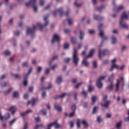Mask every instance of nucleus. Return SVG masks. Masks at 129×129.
<instances>
[{
    "label": "nucleus",
    "mask_w": 129,
    "mask_h": 129,
    "mask_svg": "<svg viewBox=\"0 0 129 129\" xmlns=\"http://www.w3.org/2000/svg\"><path fill=\"white\" fill-rule=\"evenodd\" d=\"M128 16L127 14H126V13L125 12H124L121 17H120V26L121 28H123V29H128V25L126 24V23H124V19H127Z\"/></svg>",
    "instance_id": "1"
},
{
    "label": "nucleus",
    "mask_w": 129,
    "mask_h": 129,
    "mask_svg": "<svg viewBox=\"0 0 129 129\" xmlns=\"http://www.w3.org/2000/svg\"><path fill=\"white\" fill-rule=\"evenodd\" d=\"M79 61H80V58H79V56H78L77 49L74 48V52L73 53V63H74L76 67H77L78 63H79Z\"/></svg>",
    "instance_id": "2"
},
{
    "label": "nucleus",
    "mask_w": 129,
    "mask_h": 129,
    "mask_svg": "<svg viewBox=\"0 0 129 129\" xmlns=\"http://www.w3.org/2000/svg\"><path fill=\"white\" fill-rule=\"evenodd\" d=\"M94 52H95V49L93 48L90 50L89 55H88L85 58H84L82 62V65H84V66H85V67H88L89 66V62L86 60L87 58H90V57H92L93 56V54L94 53Z\"/></svg>",
    "instance_id": "3"
},
{
    "label": "nucleus",
    "mask_w": 129,
    "mask_h": 129,
    "mask_svg": "<svg viewBox=\"0 0 129 129\" xmlns=\"http://www.w3.org/2000/svg\"><path fill=\"white\" fill-rule=\"evenodd\" d=\"M49 16L50 15L47 14L46 16L44 17L43 20L45 23L44 25H42L40 23H38L37 24V27H38L40 28V31H43V29L46 27V26H48V24H49V22L48 21V18H49Z\"/></svg>",
    "instance_id": "4"
},
{
    "label": "nucleus",
    "mask_w": 129,
    "mask_h": 129,
    "mask_svg": "<svg viewBox=\"0 0 129 129\" xmlns=\"http://www.w3.org/2000/svg\"><path fill=\"white\" fill-rule=\"evenodd\" d=\"M36 29H37V26L33 25V28L28 27L26 31L27 36H31V37H34L35 36V32H36Z\"/></svg>",
    "instance_id": "5"
},
{
    "label": "nucleus",
    "mask_w": 129,
    "mask_h": 129,
    "mask_svg": "<svg viewBox=\"0 0 129 129\" xmlns=\"http://www.w3.org/2000/svg\"><path fill=\"white\" fill-rule=\"evenodd\" d=\"M32 7L34 12H38V6L36 4V0H30L29 2L26 4V7Z\"/></svg>",
    "instance_id": "6"
},
{
    "label": "nucleus",
    "mask_w": 129,
    "mask_h": 129,
    "mask_svg": "<svg viewBox=\"0 0 129 129\" xmlns=\"http://www.w3.org/2000/svg\"><path fill=\"white\" fill-rule=\"evenodd\" d=\"M98 29L100 32H99L100 37L103 38L102 42H103V41H106V40H107L108 39L107 36H105L103 37V30H102V29H103V24H100L98 26Z\"/></svg>",
    "instance_id": "7"
},
{
    "label": "nucleus",
    "mask_w": 129,
    "mask_h": 129,
    "mask_svg": "<svg viewBox=\"0 0 129 129\" xmlns=\"http://www.w3.org/2000/svg\"><path fill=\"white\" fill-rule=\"evenodd\" d=\"M32 70H33V68H30L28 70V73L24 75L23 84L24 86H27L28 85V77H29V76L32 73Z\"/></svg>",
    "instance_id": "8"
},
{
    "label": "nucleus",
    "mask_w": 129,
    "mask_h": 129,
    "mask_svg": "<svg viewBox=\"0 0 129 129\" xmlns=\"http://www.w3.org/2000/svg\"><path fill=\"white\" fill-rule=\"evenodd\" d=\"M103 101L105 102V104H103L102 103H101V106L102 107H105V108H108V106H109V105L110 104V101L107 100V95H105L103 98Z\"/></svg>",
    "instance_id": "9"
},
{
    "label": "nucleus",
    "mask_w": 129,
    "mask_h": 129,
    "mask_svg": "<svg viewBox=\"0 0 129 129\" xmlns=\"http://www.w3.org/2000/svg\"><path fill=\"white\" fill-rule=\"evenodd\" d=\"M112 5L114 7L113 12L114 13H117V12H119L120 11H121V10H123L124 9V7L123 6L121 5L118 7H115V0L112 1Z\"/></svg>",
    "instance_id": "10"
},
{
    "label": "nucleus",
    "mask_w": 129,
    "mask_h": 129,
    "mask_svg": "<svg viewBox=\"0 0 129 129\" xmlns=\"http://www.w3.org/2000/svg\"><path fill=\"white\" fill-rule=\"evenodd\" d=\"M104 79H105V76L100 77L98 79L96 82V85L98 88H102V86H103V85L102 84V80H104Z\"/></svg>",
    "instance_id": "11"
},
{
    "label": "nucleus",
    "mask_w": 129,
    "mask_h": 129,
    "mask_svg": "<svg viewBox=\"0 0 129 129\" xmlns=\"http://www.w3.org/2000/svg\"><path fill=\"white\" fill-rule=\"evenodd\" d=\"M58 13H59V15L60 16H63V14H64V11H63V8H60L59 9H57L54 11L53 13V15H54L55 17H56Z\"/></svg>",
    "instance_id": "12"
},
{
    "label": "nucleus",
    "mask_w": 129,
    "mask_h": 129,
    "mask_svg": "<svg viewBox=\"0 0 129 129\" xmlns=\"http://www.w3.org/2000/svg\"><path fill=\"white\" fill-rule=\"evenodd\" d=\"M101 54H102L103 56L108 55V54H109V51H108V50L107 49H105L103 50L102 52L101 50L99 49V58H100V59H101Z\"/></svg>",
    "instance_id": "13"
},
{
    "label": "nucleus",
    "mask_w": 129,
    "mask_h": 129,
    "mask_svg": "<svg viewBox=\"0 0 129 129\" xmlns=\"http://www.w3.org/2000/svg\"><path fill=\"white\" fill-rule=\"evenodd\" d=\"M116 61V59L114 58L113 60H111L112 63H113L111 68L109 69V71H113V69L114 68H116V69H118V66L117 65H116L115 63H114V62Z\"/></svg>",
    "instance_id": "14"
},
{
    "label": "nucleus",
    "mask_w": 129,
    "mask_h": 129,
    "mask_svg": "<svg viewBox=\"0 0 129 129\" xmlns=\"http://www.w3.org/2000/svg\"><path fill=\"white\" fill-rule=\"evenodd\" d=\"M10 116L11 115L10 114V113H7L5 114V116H3V115H2V112L0 111V119H1V120H3L4 119V120H8V119L10 118Z\"/></svg>",
    "instance_id": "15"
},
{
    "label": "nucleus",
    "mask_w": 129,
    "mask_h": 129,
    "mask_svg": "<svg viewBox=\"0 0 129 129\" xmlns=\"http://www.w3.org/2000/svg\"><path fill=\"white\" fill-rule=\"evenodd\" d=\"M59 41H60V36L57 34H54L51 40V43H53L55 42H59Z\"/></svg>",
    "instance_id": "16"
},
{
    "label": "nucleus",
    "mask_w": 129,
    "mask_h": 129,
    "mask_svg": "<svg viewBox=\"0 0 129 129\" xmlns=\"http://www.w3.org/2000/svg\"><path fill=\"white\" fill-rule=\"evenodd\" d=\"M50 125L51 126H53V125H54L55 128H59V127H61V125H60V124L57 122L56 121L53 122V123L49 124L48 126H50Z\"/></svg>",
    "instance_id": "17"
},
{
    "label": "nucleus",
    "mask_w": 129,
    "mask_h": 129,
    "mask_svg": "<svg viewBox=\"0 0 129 129\" xmlns=\"http://www.w3.org/2000/svg\"><path fill=\"white\" fill-rule=\"evenodd\" d=\"M31 112H33V111L31 109H28L25 112L20 113V115H21V116H26V115H27L29 113H31Z\"/></svg>",
    "instance_id": "18"
},
{
    "label": "nucleus",
    "mask_w": 129,
    "mask_h": 129,
    "mask_svg": "<svg viewBox=\"0 0 129 129\" xmlns=\"http://www.w3.org/2000/svg\"><path fill=\"white\" fill-rule=\"evenodd\" d=\"M109 84L107 87L108 90H112L113 89V82H109Z\"/></svg>",
    "instance_id": "19"
},
{
    "label": "nucleus",
    "mask_w": 129,
    "mask_h": 129,
    "mask_svg": "<svg viewBox=\"0 0 129 129\" xmlns=\"http://www.w3.org/2000/svg\"><path fill=\"white\" fill-rule=\"evenodd\" d=\"M82 124H83V125L85 128H87V127H88V126H89V125L88 124V122H87V121H86V120H85V119H84L82 120Z\"/></svg>",
    "instance_id": "20"
},
{
    "label": "nucleus",
    "mask_w": 129,
    "mask_h": 129,
    "mask_svg": "<svg viewBox=\"0 0 129 129\" xmlns=\"http://www.w3.org/2000/svg\"><path fill=\"white\" fill-rule=\"evenodd\" d=\"M119 83H120L119 80H117L116 85H115L116 89L115 90V91L116 92L118 91V90L119 89Z\"/></svg>",
    "instance_id": "21"
},
{
    "label": "nucleus",
    "mask_w": 129,
    "mask_h": 129,
    "mask_svg": "<svg viewBox=\"0 0 129 129\" xmlns=\"http://www.w3.org/2000/svg\"><path fill=\"white\" fill-rule=\"evenodd\" d=\"M112 41V44L114 45V44H116L117 43V39L114 36H112L111 38Z\"/></svg>",
    "instance_id": "22"
},
{
    "label": "nucleus",
    "mask_w": 129,
    "mask_h": 129,
    "mask_svg": "<svg viewBox=\"0 0 129 129\" xmlns=\"http://www.w3.org/2000/svg\"><path fill=\"white\" fill-rule=\"evenodd\" d=\"M9 111H11L13 114H14L15 112H16L17 110V108L16 107V106H12L9 109Z\"/></svg>",
    "instance_id": "23"
},
{
    "label": "nucleus",
    "mask_w": 129,
    "mask_h": 129,
    "mask_svg": "<svg viewBox=\"0 0 129 129\" xmlns=\"http://www.w3.org/2000/svg\"><path fill=\"white\" fill-rule=\"evenodd\" d=\"M36 101H37V99L33 98L32 101H29L28 102V104H31L32 106H34V105H35V104L36 103Z\"/></svg>",
    "instance_id": "24"
},
{
    "label": "nucleus",
    "mask_w": 129,
    "mask_h": 129,
    "mask_svg": "<svg viewBox=\"0 0 129 129\" xmlns=\"http://www.w3.org/2000/svg\"><path fill=\"white\" fill-rule=\"evenodd\" d=\"M56 82L57 84H61V82H62V76H59L57 77Z\"/></svg>",
    "instance_id": "25"
},
{
    "label": "nucleus",
    "mask_w": 129,
    "mask_h": 129,
    "mask_svg": "<svg viewBox=\"0 0 129 129\" xmlns=\"http://www.w3.org/2000/svg\"><path fill=\"white\" fill-rule=\"evenodd\" d=\"M66 95H68V94L64 93L63 94H62L60 95H58V96H56L54 97V99H57V98H63V97H64V96Z\"/></svg>",
    "instance_id": "26"
},
{
    "label": "nucleus",
    "mask_w": 129,
    "mask_h": 129,
    "mask_svg": "<svg viewBox=\"0 0 129 129\" xmlns=\"http://www.w3.org/2000/svg\"><path fill=\"white\" fill-rule=\"evenodd\" d=\"M84 38V32L81 30L80 31V36H79V39L80 40H83V38Z\"/></svg>",
    "instance_id": "27"
},
{
    "label": "nucleus",
    "mask_w": 129,
    "mask_h": 129,
    "mask_svg": "<svg viewBox=\"0 0 129 129\" xmlns=\"http://www.w3.org/2000/svg\"><path fill=\"white\" fill-rule=\"evenodd\" d=\"M58 55H56L54 56L53 58H51V60L49 62V66H51L52 64V62H53V61H54V60H57V59H58Z\"/></svg>",
    "instance_id": "28"
},
{
    "label": "nucleus",
    "mask_w": 129,
    "mask_h": 129,
    "mask_svg": "<svg viewBox=\"0 0 129 129\" xmlns=\"http://www.w3.org/2000/svg\"><path fill=\"white\" fill-rule=\"evenodd\" d=\"M114 77V74H112L108 78V82H113Z\"/></svg>",
    "instance_id": "29"
},
{
    "label": "nucleus",
    "mask_w": 129,
    "mask_h": 129,
    "mask_svg": "<svg viewBox=\"0 0 129 129\" xmlns=\"http://www.w3.org/2000/svg\"><path fill=\"white\" fill-rule=\"evenodd\" d=\"M94 20H96L97 21H101V20H102V17L98 15H95L94 16Z\"/></svg>",
    "instance_id": "30"
},
{
    "label": "nucleus",
    "mask_w": 129,
    "mask_h": 129,
    "mask_svg": "<svg viewBox=\"0 0 129 129\" xmlns=\"http://www.w3.org/2000/svg\"><path fill=\"white\" fill-rule=\"evenodd\" d=\"M54 108L58 111H62V108L60 106L56 105V104H54Z\"/></svg>",
    "instance_id": "31"
},
{
    "label": "nucleus",
    "mask_w": 129,
    "mask_h": 129,
    "mask_svg": "<svg viewBox=\"0 0 129 129\" xmlns=\"http://www.w3.org/2000/svg\"><path fill=\"white\" fill-rule=\"evenodd\" d=\"M40 113L43 115H46L47 114V109H44L40 110Z\"/></svg>",
    "instance_id": "32"
},
{
    "label": "nucleus",
    "mask_w": 129,
    "mask_h": 129,
    "mask_svg": "<svg viewBox=\"0 0 129 129\" xmlns=\"http://www.w3.org/2000/svg\"><path fill=\"white\" fill-rule=\"evenodd\" d=\"M105 8V7L104 6H101L100 7L97 8V10L99 12H101V11H102L103 10H104Z\"/></svg>",
    "instance_id": "33"
},
{
    "label": "nucleus",
    "mask_w": 129,
    "mask_h": 129,
    "mask_svg": "<svg viewBox=\"0 0 129 129\" xmlns=\"http://www.w3.org/2000/svg\"><path fill=\"white\" fill-rule=\"evenodd\" d=\"M68 23L69 25H71L72 24H73V20L71 18H69L67 19Z\"/></svg>",
    "instance_id": "34"
},
{
    "label": "nucleus",
    "mask_w": 129,
    "mask_h": 129,
    "mask_svg": "<svg viewBox=\"0 0 129 129\" xmlns=\"http://www.w3.org/2000/svg\"><path fill=\"white\" fill-rule=\"evenodd\" d=\"M96 99H97V97L96 96H93L92 97V102H93V103H95Z\"/></svg>",
    "instance_id": "35"
},
{
    "label": "nucleus",
    "mask_w": 129,
    "mask_h": 129,
    "mask_svg": "<svg viewBox=\"0 0 129 129\" xmlns=\"http://www.w3.org/2000/svg\"><path fill=\"white\" fill-rule=\"evenodd\" d=\"M122 123V122L121 121H120L119 122L116 123V127L117 128H119L120 127V125H121Z\"/></svg>",
    "instance_id": "36"
},
{
    "label": "nucleus",
    "mask_w": 129,
    "mask_h": 129,
    "mask_svg": "<svg viewBox=\"0 0 129 129\" xmlns=\"http://www.w3.org/2000/svg\"><path fill=\"white\" fill-rule=\"evenodd\" d=\"M81 123V121H80V119H78L77 121V127H80V124Z\"/></svg>",
    "instance_id": "37"
},
{
    "label": "nucleus",
    "mask_w": 129,
    "mask_h": 129,
    "mask_svg": "<svg viewBox=\"0 0 129 129\" xmlns=\"http://www.w3.org/2000/svg\"><path fill=\"white\" fill-rule=\"evenodd\" d=\"M63 48L65 50L68 49L69 48V44L68 43H66L64 44Z\"/></svg>",
    "instance_id": "38"
},
{
    "label": "nucleus",
    "mask_w": 129,
    "mask_h": 129,
    "mask_svg": "<svg viewBox=\"0 0 129 129\" xmlns=\"http://www.w3.org/2000/svg\"><path fill=\"white\" fill-rule=\"evenodd\" d=\"M19 96V92H14L13 93V97H18Z\"/></svg>",
    "instance_id": "39"
},
{
    "label": "nucleus",
    "mask_w": 129,
    "mask_h": 129,
    "mask_svg": "<svg viewBox=\"0 0 129 129\" xmlns=\"http://www.w3.org/2000/svg\"><path fill=\"white\" fill-rule=\"evenodd\" d=\"M94 88L93 87V86H92L91 85L89 86V87H88V91L89 92H91V91L93 90Z\"/></svg>",
    "instance_id": "40"
},
{
    "label": "nucleus",
    "mask_w": 129,
    "mask_h": 129,
    "mask_svg": "<svg viewBox=\"0 0 129 129\" xmlns=\"http://www.w3.org/2000/svg\"><path fill=\"white\" fill-rule=\"evenodd\" d=\"M71 59L70 58H66L63 59L64 62L66 63H68L69 62H70V60Z\"/></svg>",
    "instance_id": "41"
},
{
    "label": "nucleus",
    "mask_w": 129,
    "mask_h": 129,
    "mask_svg": "<svg viewBox=\"0 0 129 129\" xmlns=\"http://www.w3.org/2000/svg\"><path fill=\"white\" fill-rule=\"evenodd\" d=\"M73 95L74 96V98L75 100H77V95H78V94L76 92H74L73 93Z\"/></svg>",
    "instance_id": "42"
},
{
    "label": "nucleus",
    "mask_w": 129,
    "mask_h": 129,
    "mask_svg": "<svg viewBox=\"0 0 129 129\" xmlns=\"http://www.w3.org/2000/svg\"><path fill=\"white\" fill-rule=\"evenodd\" d=\"M78 0H76V2L74 3L75 6H76V7H77L78 8H79L80 7H81L82 5L81 4H77V1Z\"/></svg>",
    "instance_id": "43"
},
{
    "label": "nucleus",
    "mask_w": 129,
    "mask_h": 129,
    "mask_svg": "<svg viewBox=\"0 0 129 129\" xmlns=\"http://www.w3.org/2000/svg\"><path fill=\"white\" fill-rule=\"evenodd\" d=\"M97 108H98L97 106H95V107H94L93 109V112H92L93 114H94V113H95V112L97 111Z\"/></svg>",
    "instance_id": "44"
},
{
    "label": "nucleus",
    "mask_w": 129,
    "mask_h": 129,
    "mask_svg": "<svg viewBox=\"0 0 129 129\" xmlns=\"http://www.w3.org/2000/svg\"><path fill=\"white\" fill-rule=\"evenodd\" d=\"M93 66L94 68H96L97 67V62L96 61L93 62Z\"/></svg>",
    "instance_id": "45"
},
{
    "label": "nucleus",
    "mask_w": 129,
    "mask_h": 129,
    "mask_svg": "<svg viewBox=\"0 0 129 129\" xmlns=\"http://www.w3.org/2000/svg\"><path fill=\"white\" fill-rule=\"evenodd\" d=\"M39 4L40 6H44V5H45V1L40 0Z\"/></svg>",
    "instance_id": "46"
},
{
    "label": "nucleus",
    "mask_w": 129,
    "mask_h": 129,
    "mask_svg": "<svg viewBox=\"0 0 129 129\" xmlns=\"http://www.w3.org/2000/svg\"><path fill=\"white\" fill-rule=\"evenodd\" d=\"M71 42L73 44H75L76 43V38H72L71 39Z\"/></svg>",
    "instance_id": "47"
},
{
    "label": "nucleus",
    "mask_w": 129,
    "mask_h": 129,
    "mask_svg": "<svg viewBox=\"0 0 129 129\" xmlns=\"http://www.w3.org/2000/svg\"><path fill=\"white\" fill-rule=\"evenodd\" d=\"M7 85H8V83L3 82L2 83H1L2 87H5V86H6Z\"/></svg>",
    "instance_id": "48"
},
{
    "label": "nucleus",
    "mask_w": 129,
    "mask_h": 129,
    "mask_svg": "<svg viewBox=\"0 0 129 129\" xmlns=\"http://www.w3.org/2000/svg\"><path fill=\"white\" fill-rule=\"evenodd\" d=\"M5 53L6 56H9V55H11V51L9 50H6Z\"/></svg>",
    "instance_id": "49"
},
{
    "label": "nucleus",
    "mask_w": 129,
    "mask_h": 129,
    "mask_svg": "<svg viewBox=\"0 0 129 129\" xmlns=\"http://www.w3.org/2000/svg\"><path fill=\"white\" fill-rule=\"evenodd\" d=\"M70 32V30L68 29H64V34H69V32Z\"/></svg>",
    "instance_id": "50"
},
{
    "label": "nucleus",
    "mask_w": 129,
    "mask_h": 129,
    "mask_svg": "<svg viewBox=\"0 0 129 129\" xmlns=\"http://www.w3.org/2000/svg\"><path fill=\"white\" fill-rule=\"evenodd\" d=\"M13 88H11L9 89H8L7 90H6L5 91V92H6V93H10V92H11V91H12V90H13Z\"/></svg>",
    "instance_id": "51"
},
{
    "label": "nucleus",
    "mask_w": 129,
    "mask_h": 129,
    "mask_svg": "<svg viewBox=\"0 0 129 129\" xmlns=\"http://www.w3.org/2000/svg\"><path fill=\"white\" fill-rule=\"evenodd\" d=\"M16 120H17V119H14L13 120H11L10 122V125H12L15 122V121H16Z\"/></svg>",
    "instance_id": "52"
},
{
    "label": "nucleus",
    "mask_w": 129,
    "mask_h": 129,
    "mask_svg": "<svg viewBox=\"0 0 129 129\" xmlns=\"http://www.w3.org/2000/svg\"><path fill=\"white\" fill-rule=\"evenodd\" d=\"M13 76L16 77V78H20V77H21V76L19 74H14L13 75Z\"/></svg>",
    "instance_id": "53"
},
{
    "label": "nucleus",
    "mask_w": 129,
    "mask_h": 129,
    "mask_svg": "<svg viewBox=\"0 0 129 129\" xmlns=\"http://www.w3.org/2000/svg\"><path fill=\"white\" fill-rule=\"evenodd\" d=\"M28 62H25L23 63L22 66L23 67H28Z\"/></svg>",
    "instance_id": "54"
},
{
    "label": "nucleus",
    "mask_w": 129,
    "mask_h": 129,
    "mask_svg": "<svg viewBox=\"0 0 129 129\" xmlns=\"http://www.w3.org/2000/svg\"><path fill=\"white\" fill-rule=\"evenodd\" d=\"M83 84V82H81V83H80L78 84L75 86L76 88H78V87H79V86H81Z\"/></svg>",
    "instance_id": "55"
},
{
    "label": "nucleus",
    "mask_w": 129,
    "mask_h": 129,
    "mask_svg": "<svg viewBox=\"0 0 129 129\" xmlns=\"http://www.w3.org/2000/svg\"><path fill=\"white\" fill-rule=\"evenodd\" d=\"M52 88V84L51 83L48 84V87L45 88V89H50V88Z\"/></svg>",
    "instance_id": "56"
},
{
    "label": "nucleus",
    "mask_w": 129,
    "mask_h": 129,
    "mask_svg": "<svg viewBox=\"0 0 129 129\" xmlns=\"http://www.w3.org/2000/svg\"><path fill=\"white\" fill-rule=\"evenodd\" d=\"M42 71V67H38L37 68V72L40 73Z\"/></svg>",
    "instance_id": "57"
},
{
    "label": "nucleus",
    "mask_w": 129,
    "mask_h": 129,
    "mask_svg": "<svg viewBox=\"0 0 129 129\" xmlns=\"http://www.w3.org/2000/svg\"><path fill=\"white\" fill-rule=\"evenodd\" d=\"M75 109H76V106H75V105H73L72 106V110H73V111H75Z\"/></svg>",
    "instance_id": "58"
},
{
    "label": "nucleus",
    "mask_w": 129,
    "mask_h": 129,
    "mask_svg": "<svg viewBox=\"0 0 129 129\" xmlns=\"http://www.w3.org/2000/svg\"><path fill=\"white\" fill-rule=\"evenodd\" d=\"M97 121H98V122H101V118L100 117V116L97 117Z\"/></svg>",
    "instance_id": "59"
},
{
    "label": "nucleus",
    "mask_w": 129,
    "mask_h": 129,
    "mask_svg": "<svg viewBox=\"0 0 129 129\" xmlns=\"http://www.w3.org/2000/svg\"><path fill=\"white\" fill-rule=\"evenodd\" d=\"M28 97H29V95L28 94H24V99H28Z\"/></svg>",
    "instance_id": "60"
},
{
    "label": "nucleus",
    "mask_w": 129,
    "mask_h": 129,
    "mask_svg": "<svg viewBox=\"0 0 129 129\" xmlns=\"http://www.w3.org/2000/svg\"><path fill=\"white\" fill-rule=\"evenodd\" d=\"M70 126L71 127H73V126H74V122L73 121L70 122Z\"/></svg>",
    "instance_id": "61"
},
{
    "label": "nucleus",
    "mask_w": 129,
    "mask_h": 129,
    "mask_svg": "<svg viewBox=\"0 0 129 129\" xmlns=\"http://www.w3.org/2000/svg\"><path fill=\"white\" fill-rule=\"evenodd\" d=\"M50 8H51V4L48 5L45 8V10H49V9H50Z\"/></svg>",
    "instance_id": "62"
},
{
    "label": "nucleus",
    "mask_w": 129,
    "mask_h": 129,
    "mask_svg": "<svg viewBox=\"0 0 129 129\" xmlns=\"http://www.w3.org/2000/svg\"><path fill=\"white\" fill-rule=\"evenodd\" d=\"M14 34L16 36H19V35H20V31L17 30L14 32Z\"/></svg>",
    "instance_id": "63"
},
{
    "label": "nucleus",
    "mask_w": 129,
    "mask_h": 129,
    "mask_svg": "<svg viewBox=\"0 0 129 129\" xmlns=\"http://www.w3.org/2000/svg\"><path fill=\"white\" fill-rule=\"evenodd\" d=\"M49 72H50V69H47L45 71V74H48Z\"/></svg>",
    "instance_id": "64"
}]
</instances>
